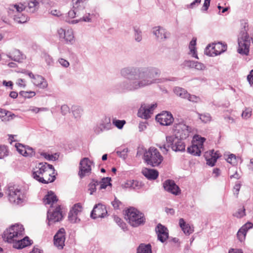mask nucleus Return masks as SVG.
<instances>
[{"mask_svg":"<svg viewBox=\"0 0 253 253\" xmlns=\"http://www.w3.org/2000/svg\"><path fill=\"white\" fill-rule=\"evenodd\" d=\"M125 218L133 227H137L145 222L144 214L134 208H130L126 211Z\"/></svg>","mask_w":253,"mask_h":253,"instance_id":"4","label":"nucleus"},{"mask_svg":"<svg viewBox=\"0 0 253 253\" xmlns=\"http://www.w3.org/2000/svg\"><path fill=\"white\" fill-rule=\"evenodd\" d=\"M126 123L125 120H119L116 118L113 119L112 124L119 129H122Z\"/></svg>","mask_w":253,"mask_h":253,"instance_id":"46","label":"nucleus"},{"mask_svg":"<svg viewBox=\"0 0 253 253\" xmlns=\"http://www.w3.org/2000/svg\"><path fill=\"white\" fill-rule=\"evenodd\" d=\"M173 130L174 137L184 139L189 136L190 133L193 130V128L181 121L178 123H174Z\"/></svg>","mask_w":253,"mask_h":253,"instance_id":"6","label":"nucleus"},{"mask_svg":"<svg viewBox=\"0 0 253 253\" xmlns=\"http://www.w3.org/2000/svg\"><path fill=\"white\" fill-rule=\"evenodd\" d=\"M144 162L152 167L159 166L163 160V157L158 150L155 147H150L144 153Z\"/></svg>","mask_w":253,"mask_h":253,"instance_id":"2","label":"nucleus"},{"mask_svg":"<svg viewBox=\"0 0 253 253\" xmlns=\"http://www.w3.org/2000/svg\"><path fill=\"white\" fill-rule=\"evenodd\" d=\"M137 253H152L151 245L150 244H140L137 249Z\"/></svg>","mask_w":253,"mask_h":253,"instance_id":"37","label":"nucleus"},{"mask_svg":"<svg viewBox=\"0 0 253 253\" xmlns=\"http://www.w3.org/2000/svg\"><path fill=\"white\" fill-rule=\"evenodd\" d=\"M15 117H16V115L14 114L11 113L4 109H0V118L2 121H9Z\"/></svg>","mask_w":253,"mask_h":253,"instance_id":"36","label":"nucleus"},{"mask_svg":"<svg viewBox=\"0 0 253 253\" xmlns=\"http://www.w3.org/2000/svg\"><path fill=\"white\" fill-rule=\"evenodd\" d=\"M247 232L244 228H240L237 234V238L240 242L243 241L246 237Z\"/></svg>","mask_w":253,"mask_h":253,"instance_id":"48","label":"nucleus"},{"mask_svg":"<svg viewBox=\"0 0 253 253\" xmlns=\"http://www.w3.org/2000/svg\"><path fill=\"white\" fill-rule=\"evenodd\" d=\"M196 39L194 38L192 39V40L189 43V48L190 49V53L192 54V56L193 57L198 58L197 54L196 53Z\"/></svg>","mask_w":253,"mask_h":253,"instance_id":"39","label":"nucleus"},{"mask_svg":"<svg viewBox=\"0 0 253 253\" xmlns=\"http://www.w3.org/2000/svg\"><path fill=\"white\" fill-rule=\"evenodd\" d=\"M180 138L174 137V136H169L166 137V141L168 146L164 145L163 148L168 152V149L170 146L171 149L175 152H184L185 150V144L184 142Z\"/></svg>","mask_w":253,"mask_h":253,"instance_id":"7","label":"nucleus"},{"mask_svg":"<svg viewBox=\"0 0 253 253\" xmlns=\"http://www.w3.org/2000/svg\"><path fill=\"white\" fill-rule=\"evenodd\" d=\"M161 71L152 66H128L120 70V75L126 80L120 83L118 89L122 92L133 91L139 88L159 83Z\"/></svg>","mask_w":253,"mask_h":253,"instance_id":"1","label":"nucleus"},{"mask_svg":"<svg viewBox=\"0 0 253 253\" xmlns=\"http://www.w3.org/2000/svg\"><path fill=\"white\" fill-rule=\"evenodd\" d=\"M248 29L245 26L241 30L238 37V49L239 53L247 55L249 52L250 38L247 33Z\"/></svg>","mask_w":253,"mask_h":253,"instance_id":"5","label":"nucleus"},{"mask_svg":"<svg viewBox=\"0 0 253 253\" xmlns=\"http://www.w3.org/2000/svg\"><path fill=\"white\" fill-rule=\"evenodd\" d=\"M58 34L60 39H64L66 43H72L74 41L73 31L72 29L65 30L60 28L58 30Z\"/></svg>","mask_w":253,"mask_h":253,"instance_id":"22","label":"nucleus"},{"mask_svg":"<svg viewBox=\"0 0 253 253\" xmlns=\"http://www.w3.org/2000/svg\"><path fill=\"white\" fill-rule=\"evenodd\" d=\"M194 68L199 70H204L206 68L205 65L200 62L195 61Z\"/></svg>","mask_w":253,"mask_h":253,"instance_id":"57","label":"nucleus"},{"mask_svg":"<svg viewBox=\"0 0 253 253\" xmlns=\"http://www.w3.org/2000/svg\"><path fill=\"white\" fill-rule=\"evenodd\" d=\"M20 94L25 98H31L36 95L34 91H21Z\"/></svg>","mask_w":253,"mask_h":253,"instance_id":"56","label":"nucleus"},{"mask_svg":"<svg viewBox=\"0 0 253 253\" xmlns=\"http://www.w3.org/2000/svg\"><path fill=\"white\" fill-rule=\"evenodd\" d=\"M114 220L124 231L126 230V224L120 217L116 216H114Z\"/></svg>","mask_w":253,"mask_h":253,"instance_id":"49","label":"nucleus"},{"mask_svg":"<svg viewBox=\"0 0 253 253\" xmlns=\"http://www.w3.org/2000/svg\"><path fill=\"white\" fill-rule=\"evenodd\" d=\"M247 80L251 85H253V70H251L247 76Z\"/></svg>","mask_w":253,"mask_h":253,"instance_id":"64","label":"nucleus"},{"mask_svg":"<svg viewBox=\"0 0 253 253\" xmlns=\"http://www.w3.org/2000/svg\"><path fill=\"white\" fill-rule=\"evenodd\" d=\"M69 107L67 105H63L61 107V112L63 115H66L69 112Z\"/></svg>","mask_w":253,"mask_h":253,"instance_id":"61","label":"nucleus"},{"mask_svg":"<svg viewBox=\"0 0 253 253\" xmlns=\"http://www.w3.org/2000/svg\"><path fill=\"white\" fill-rule=\"evenodd\" d=\"M99 186V182L97 180L92 179L90 183L88 184V189L89 194L92 195L96 190V186Z\"/></svg>","mask_w":253,"mask_h":253,"instance_id":"41","label":"nucleus"},{"mask_svg":"<svg viewBox=\"0 0 253 253\" xmlns=\"http://www.w3.org/2000/svg\"><path fill=\"white\" fill-rule=\"evenodd\" d=\"M157 103L151 104H143L138 111V116L144 119H148L151 117L154 109L157 107Z\"/></svg>","mask_w":253,"mask_h":253,"instance_id":"12","label":"nucleus"},{"mask_svg":"<svg viewBox=\"0 0 253 253\" xmlns=\"http://www.w3.org/2000/svg\"><path fill=\"white\" fill-rule=\"evenodd\" d=\"M179 225L186 235H189L194 232V227L186 223L183 218H181L179 219Z\"/></svg>","mask_w":253,"mask_h":253,"instance_id":"29","label":"nucleus"},{"mask_svg":"<svg viewBox=\"0 0 253 253\" xmlns=\"http://www.w3.org/2000/svg\"><path fill=\"white\" fill-rule=\"evenodd\" d=\"M55 175L54 167L52 165L47 164L39 182L44 184L52 182L55 179Z\"/></svg>","mask_w":253,"mask_h":253,"instance_id":"10","label":"nucleus"},{"mask_svg":"<svg viewBox=\"0 0 253 253\" xmlns=\"http://www.w3.org/2000/svg\"><path fill=\"white\" fill-rule=\"evenodd\" d=\"M25 8L26 6L21 3L11 4L8 8V12L13 16L14 14H20Z\"/></svg>","mask_w":253,"mask_h":253,"instance_id":"28","label":"nucleus"},{"mask_svg":"<svg viewBox=\"0 0 253 253\" xmlns=\"http://www.w3.org/2000/svg\"><path fill=\"white\" fill-rule=\"evenodd\" d=\"M82 15L81 11L73 8V10H70L68 13V16L70 18H74L76 16H79Z\"/></svg>","mask_w":253,"mask_h":253,"instance_id":"51","label":"nucleus"},{"mask_svg":"<svg viewBox=\"0 0 253 253\" xmlns=\"http://www.w3.org/2000/svg\"><path fill=\"white\" fill-rule=\"evenodd\" d=\"M206 159L207 164L211 167L214 166L217 159L220 157L218 151L215 152L214 150H211L209 153H206Z\"/></svg>","mask_w":253,"mask_h":253,"instance_id":"25","label":"nucleus"},{"mask_svg":"<svg viewBox=\"0 0 253 253\" xmlns=\"http://www.w3.org/2000/svg\"><path fill=\"white\" fill-rule=\"evenodd\" d=\"M112 128L111 119L109 117H105L101 120L99 125L94 127V131L99 134L104 131L109 130Z\"/></svg>","mask_w":253,"mask_h":253,"instance_id":"14","label":"nucleus"},{"mask_svg":"<svg viewBox=\"0 0 253 253\" xmlns=\"http://www.w3.org/2000/svg\"><path fill=\"white\" fill-rule=\"evenodd\" d=\"M24 234V228L23 225L15 224L7 229L4 233V238L10 243L15 242L16 241L22 238Z\"/></svg>","mask_w":253,"mask_h":253,"instance_id":"3","label":"nucleus"},{"mask_svg":"<svg viewBox=\"0 0 253 253\" xmlns=\"http://www.w3.org/2000/svg\"><path fill=\"white\" fill-rule=\"evenodd\" d=\"M42 155L47 160L55 161L56 159V154L55 155H49L46 153H43Z\"/></svg>","mask_w":253,"mask_h":253,"instance_id":"59","label":"nucleus"},{"mask_svg":"<svg viewBox=\"0 0 253 253\" xmlns=\"http://www.w3.org/2000/svg\"><path fill=\"white\" fill-rule=\"evenodd\" d=\"M156 119L160 124L163 126L170 125L173 121V118L170 113L164 112L157 115Z\"/></svg>","mask_w":253,"mask_h":253,"instance_id":"20","label":"nucleus"},{"mask_svg":"<svg viewBox=\"0 0 253 253\" xmlns=\"http://www.w3.org/2000/svg\"><path fill=\"white\" fill-rule=\"evenodd\" d=\"M111 203L114 209L115 210L119 209L120 205H122L121 202H120L116 198H115L114 200L112 201Z\"/></svg>","mask_w":253,"mask_h":253,"instance_id":"60","label":"nucleus"},{"mask_svg":"<svg viewBox=\"0 0 253 253\" xmlns=\"http://www.w3.org/2000/svg\"><path fill=\"white\" fill-rule=\"evenodd\" d=\"M12 244L13 248L21 249L31 245L32 243L31 241L29 240L28 237L24 238L23 237L16 241L15 242L12 243Z\"/></svg>","mask_w":253,"mask_h":253,"instance_id":"27","label":"nucleus"},{"mask_svg":"<svg viewBox=\"0 0 253 253\" xmlns=\"http://www.w3.org/2000/svg\"><path fill=\"white\" fill-rule=\"evenodd\" d=\"M252 113V108H246L242 112V117L243 119L247 120L251 117Z\"/></svg>","mask_w":253,"mask_h":253,"instance_id":"47","label":"nucleus"},{"mask_svg":"<svg viewBox=\"0 0 253 253\" xmlns=\"http://www.w3.org/2000/svg\"><path fill=\"white\" fill-rule=\"evenodd\" d=\"M65 231L64 228L60 229L54 236V244L58 249H62L65 246Z\"/></svg>","mask_w":253,"mask_h":253,"instance_id":"16","label":"nucleus"},{"mask_svg":"<svg viewBox=\"0 0 253 253\" xmlns=\"http://www.w3.org/2000/svg\"><path fill=\"white\" fill-rule=\"evenodd\" d=\"M186 98H187L189 101L193 102H198L200 100L199 98L196 95H191L189 93H188V95Z\"/></svg>","mask_w":253,"mask_h":253,"instance_id":"58","label":"nucleus"},{"mask_svg":"<svg viewBox=\"0 0 253 253\" xmlns=\"http://www.w3.org/2000/svg\"><path fill=\"white\" fill-rule=\"evenodd\" d=\"M142 173L149 180H155L159 175V172L157 170L147 168L142 169Z\"/></svg>","mask_w":253,"mask_h":253,"instance_id":"30","label":"nucleus"},{"mask_svg":"<svg viewBox=\"0 0 253 253\" xmlns=\"http://www.w3.org/2000/svg\"><path fill=\"white\" fill-rule=\"evenodd\" d=\"M174 92L176 95L183 98H186L188 95L187 91L184 88L179 87H175L174 89Z\"/></svg>","mask_w":253,"mask_h":253,"instance_id":"40","label":"nucleus"},{"mask_svg":"<svg viewBox=\"0 0 253 253\" xmlns=\"http://www.w3.org/2000/svg\"><path fill=\"white\" fill-rule=\"evenodd\" d=\"M107 214V211L104 205L101 204L96 205L92 211L90 216L93 219L104 217Z\"/></svg>","mask_w":253,"mask_h":253,"instance_id":"18","label":"nucleus"},{"mask_svg":"<svg viewBox=\"0 0 253 253\" xmlns=\"http://www.w3.org/2000/svg\"><path fill=\"white\" fill-rule=\"evenodd\" d=\"M93 15V14H91L89 13H86L85 15H84L83 17H81L78 20H68L67 19L66 20V21L68 22L69 23L74 24H76L79 22L84 21L85 22H92V16Z\"/></svg>","mask_w":253,"mask_h":253,"instance_id":"35","label":"nucleus"},{"mask_svg":"<svg viewBox=\"0 0 253 253\" xmlns=\"http://www.w3.org/2000/svg\"><path fill=\"white\" fill-rule=\"evenodd\" d=\"M58 199L54 192L48 191L43 199V203L45 205H52L57 201Z\"/></svg>","mask_w":253,"mask_h":253,"instance_id":"33","label":"nucleus"},{"mask_svg":"<svg viewBox=\"0 0 253 253\" xmlns=\"http://www.w3.org/2000/svg\"><path fill=\"white\" fill-rule=\"evenodd\" d=\"M8 196L10 202L15 205L21 204L24 200L23 192L15 186H10L8 187Z\"/></svg>","mask_w":253,"mask_h":253,"instance_id":"8","label":"nucleus"},{"mask_svg":"<svg viewBox=\"0 0 253 253\" xmlns=\"http://www.w3.org/2000/svg\"><path fill=\"white\" fill-rule=\"evenodd\" d=\"M158 239L162 243L165 242L169 238V231L167 227L159 223L155 229Z\"/></svg>","mask_w":253,"mask_h":253,"instance_id":"21","label":"nucleus"},{"mask_svg":"<svg viewBox=\"0 0 253 253\" xmlns=\"http://www.w3.org/2000/svg\"><path fill=\"white\" fill-rule=\"evenodd\" d=\"M87 1V0H72L73 8L81 11L82 14Z\"/></svg>","mask_w":253,"mask_h":253,"instance_id":"34","label":"nucleus"},{"mask_svg":"<svg viewBox=\"0 0 253 253\" xmlns=\"http://www.w3.org/2000/svg\"><path fill=\"white\" fill-rule=\"evenodd\" d=\"M138 182L136 180H130L127 181L126 184V187H129L132 189H135L138 186Z\"/></svg>","mask_w":253,"mask_h":253,"instance_id":"53","label":"nucleus"},{"mask_svg":"<svg viewBox=\"0 0 253 253\" xmlns=\"http://www.w3.org/2000/svg\"><path fill=\"white\" fill-rule=\"evenodd\" d=\"M110 181L111 178L110 177L103 178L101 181H98L99 189L101 190L103 189H105L108 185H111Z\"/></svg>","mask_w":253,"mask_h":253,"instance_id":"43","label":"nucleus"},{"mask_svg":"<svg viewBox=\"0 0 253 253\" xmlns=\"http://www.w3.org/2000/svg\"><path fill=\"white\" fill-rule=\"evenodd\" d=\"M226 161L228 163L235 165L237 164V160L236 157L234 154H230L228 156V157L227 158Z\"/></svg>","mask_w":253,"mask_h":253,"instance_id":"55","label":"nucleus"},{"mask_svg":"<svg viewBox=\"0 0 253 253\" xmlns=\"http://www.w3.org/2000/svg\"><path fill=\"white\" fill-rule=\"evenodd\" d=\"M44 60L48 65H51L53 63L52 58L48 54H45L43 56Z\"/></svg>","mask_w":253,"mask_h":253,"instance_id":"63","label":"nucleus"},{"mask_svg":"<svg viewBox=\"0 0 253 253\" xmlns=\"http://www.w3.org/2000/svg\"><path fill=\"white\" fill-rule=\"evenodd\" d=\"M128 148H119L116 150V153L120 158L126 159L127 156Z\"/></svg>","mask_w":253,"mask_h":253,"instance_id":"42","label":"nucleus"},{"mask_svg":"<svg viewBox=\"0 0 253 253\" xmlns=\"http://www.w3.org/2000/svg\"><path fill=\"white\" fill-rule=\"evenodd\" d=\"M62 217L63 216L61 212V208L60 206L57 207L55 209V211L51 213L48 211L47 212V220L48 225L61 220Z\"/></svg>","mask_w":253,"mask_h":253,"instance_id":"19","label":"nucleus"},{"mask_svg":"<svg viewBox=\"0 0 253 253\" xmlns=\"http://www.w3.org/2000/svg\"><path fill=\"white\" fill-rule=\"evenodd\" d=\"M226 48L221 43H212L209 44L206 48L205 53L210 56L217 55L224 52Z\"/></svg>","mask_w":253,"mask_h":253,"instance_id":"13","label":"nucleus"},{"mask_svg":"<svg viewBox=\"0 0 253 253\" xmlns=\"http://www.w3.org/2000/svg\"><path fill=\"white\" fill-rule=\"evenodd\" d=\"M29 111L37 114L41 111H48V109L45 107L38 108L36 107H32L29 109Z\"/></svg>","mask_w":253,"mask_h":253,"instance_id":"54","label":"nucleus"},{"mask_svg":"<svg viewBox=\"0 0 253 253\" xmlns=\"http://www.w3.org/2000/svg\"><path fill=\"white\" fill-rule=\"evenodd\" d=\"M92 163V162L88 158H84L81 160L78 173L81 178L88 176L91 173Z\"/></svg>","mask_w":253,"mask_h":253,"instance_id":"11","label":"nucleus"},{"mask_svg":"<svg viewBox=\"0 0 253 253\" xmlns=\"http://www.w3.org/2000/svg\"><path fill=\"white\" fill-rule=\"evenodd\" d=\"M205 140L204 137H199L198 136L195 137L192 145L187 148L188 152L194 156H200L202 150L203 149V143Z\"/></svg>","mask_w":253,"mask_h":253,"instance_id":"9","label":"nucleus"},{"mask_svg":"<svg viewBox=\"0 0 253 253\" xmlns=\"http://www.w3.org/2000/svg\"><path fill=\"white\" fill-rule=\"evenodd\" d=\"M47 163H40L37 164L32 170V176L34 179L39 181L43 174V170L46 169Z\"/></svg>","mask_w":253,"mask_h":253,"instance_id":"23","label":"nucleus"},{"mask_svg":"<svg viewBox=\"0 0 253 253\" xmlns=\"http://www.w3.org/2000/svg\"><path fill=\"white\" fill-rule=\"evenodd\" d=\"M83 113V109L80 106H74L72 108V114L75 119L79 120Z\"/></svg>","mask_w":253,"mask_h":253,"instance_id":"38","label":"nucleus"},{"mask_svg":"<svg viewBox=\"0 0 253 253\" xmlns=\"http://www.w3.org/2000/svg\"><path fill=\"white\" fill-rule=\"evenodd\" d=\"M32 82L35 85L42 89L46 88L48 86L46 81L40 75H36Z\"/></svg>","mask_w":253,"mask_h":253,"instance_id":"32","label":"nucleus"},{"mask_svg":"<svg viewBox=\"0 0 253 253\" xmlns=\"http://www.w3.org/2000/svg\"><path fill=\"white\" fill-rule=\"evenodd\" d=\"M163 187L166 191L175 195H179L181 192L178 186L172 180H166L163 183Z\"/></svg>","mask_w":253,"mask_h":253,"instance_id":"17","label":"nucleus"},{"mask_svg":"<svg viewBox=\"0 0 253 253\" xmlns=\"http://www.w3.org/2000/svg\"><path fill=\"white\" fill-rule=\"evenodd\" d=\"M83 207L80 203L75 204L69 213L68 218L69 220L73 223L79 221L80 219L78 218V216L81 213Z\"/></svg>","mask_w":253,"mask_h":253,"instance_id":"15","label":"nucleus"},{"mask_svg":"<svg viewBox=\"0 0 253 253\" xmlns=\"http://www.w3.org/2000/svg\"><path fill=\"white\" fill-rule=\"evenodd\" d=\"M199 116L200 119L205 123L210 122L211 120V115L208 113L203 114H199Z\"/></svg>","mask_w":253,"mask_h":253,"instance_id":"50","label":"nucleus"},{"mask_svg":"<svg viewBox=\"0 0 253 253\" xmlns=\"http://www.w3.org/2000/svg\"><path fill=\"white\" fill-rule=\"evenodd\" d=\"M13 19L17 23H24L27 21V17L20 13V14H14Z\"/></svg>","mask_w":253,"mask_h":253,"instance_id":"44","label":"nucleus"},{"mask_svg":"<svg viewBox=\"0 0 253 253\" xmlns=\"http://www.w3.org/2000/svg\"><path fill=\"white\" fill-rule=\"evenodd\" d=\"M15 147L19 154L25 157H31L35 155L33 149L28 146L24 145L21 143H16Z\"/></svg>","mask_w":253,"mask_h":253,"instance_id":"24","label":"nucleus"},{"mask_svg":"<svg viewBox=\"0 0 253 253\" xmlns=\"http://www.w3.org/2000/svg\"><path fill=\"white\" fill-rule=\"evenodd\" d=\"M6 56L11 60L21 62L25 58V56L18 49H14L11 52L6 54Z\"/></svg>","mask_w":253,"mask_h":253,"instance_id":"26","label":"nucleus"},{"mask_svg":"<svg viewBox=\"0 0 253 253\" xmlns=\"http://www.w3.org/2000/svg\"><path fill=\"white\" fill-rule=\"evenodd\" d=\"M9 154L8 149L7 146L5 145L0 146V159H3L4 157H7Z\"/></svg>","mask_w":253,"mask_h":253,"instance_id":"45","label":"nucleus"},{"mask_svg":"<svg viewBox=\"0 0 253 253\" xmlns=\"http://www.w3.org/2000/svg\"><path fill=\"white\" fill-rule=\"evenodd\" d=\"M135 40L139 42L142 40L141 32L138 28H134Z\"/></svg>","mask_w":253,"mask_h":253,"instance_id":"52","label":"nucleus"},{"mask_svg":"<svg viewBox=\"0 0 253 253\" xmlns=\"http://www.w3.org/2000/svg\"><path fill=\"white\" fill-rule=\"evenodd\" d=\"M153 34L156 36L158 39L165 40L169 36L166 30L161 27H156L153 29Z\"/></svg>","mask_w":253,"mask_h":253,"instance_id":"31","label":"nucleus"},{"mask_svg":"<svg viewBox=\"0 0 253 253\" xmlns=\"http://www.w3.org/2000/svg\"><path fill=\"white\" fill-rule=\"evenodd\" d=\"M58 62L61 66L65 68H67L70 65L69 62L63 58L59 59Z\"/></svg>","mask_w":253,"mask_h":253,"instance_id":"62","label":"nucleus"}]
</instances>
